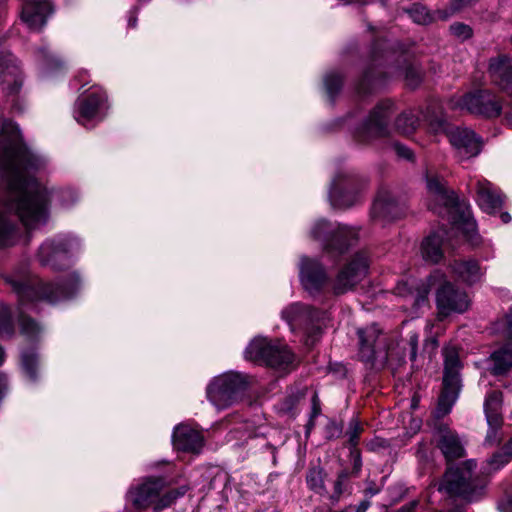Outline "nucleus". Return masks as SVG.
Listing matches in <instances>:
<instances>
[{
    "mask_svg": "<svg viewBox=\"0 0 512 512\" xmlns=\"http://www.w3.org/2000/svg\"><path fill=\"white\" fill-rule=\"evenodd\" d=\"M12 147L18 157L11 169H5L0 188V248L13 245L16 228L4 211L18 216L29 229L44 225L49 216L51 199L59 200L68 208L78 200V193L71 189L49 191L32 174L45 166V160L27 147H22L17 131L11 138Z\"/></svg>",
    "mask_w": 512,
    "mask_h": 512,
    "instance_id": "1",
    "label": "nucleus"
},
{
    "mask_svg": "<svg viewBox=\"0 0 512 512\" xmlns=\"http://www.w3.org/2000/svg\"><path fill=\"white\" fill-rule=\"evenodd\" d=\"M19 300V309L23 310L36 301L44 300L49 303L72 298L82 287V279L78 271L71 270L55 278L54 281L44 282L33 278L23 269L5 277ZM20 332L27 341H38L43 334V327L36 321L23 314L19 315Z\"/></svg>",
    "mask_w": 512,
    "mask_h": 512,
    "instance_id": "2",
    "label": "nucleus"
},
{
    "mask_svg": "<svg viewBox=\"0 0 512 512\" xmlns=\"http://www.w3.org/2000/svg\"><path fill=\"white\" fill-rule=\"evenodd\" d=\"M413 282H400L395 288L396 294L402 297L411 296L413 305H423L432 287L437 286L436 305L439 317H447L452 313H464L470 306V299L465 290L456 287L446 280V276L435 271L426 282H423L415 290H412Z\"/></svg>",
    "mask_w": 512,
    "mask_h": 512,
    "instance_id": "3",
    "label": "nucleus"
},
{
    "mask_svg": "<svg viewBox=\"0 0 512 512\" xmlns=\"http://www.w3.org/2000/svg\"><path fill=\"white\" fill-rule=\"evenodd\" d=\"M426 189L428 208L438 214L446 210L452 221V230L461 232L471 245L477 246L480 243V237L470 208L464 202H459L454 192L446 188L445 181L436 173L426 174Z\"/></svg>",
    "mask_w": 512,
    "mask_h": 512,
    "instance_id": "4",
    "label": "nucleus"
},
{
    "mask_svg": "<svg viewBox=\"0 0 512 512\" xmlns=\"http://www.w3.org/2000/svg\"><path fill=\"white\" fill-rule=\"evenodd\" d=\"M83 248V241L76 234H57L41 243L35 258L43 267L53 271H66L74 264Z\"/></svg>",
    "mask_w": 512,
    "mask_h": 512,
    "instance_id": "5",
    "label": "nucleus"
},
{
    "mask_svg": "<svg viewBox=\"0 0 512 512\" xmlns=\"http://www.w3.org/2000/svg\"><path fill=\"white\" fill-rule=\"evenodd\" d=\"M429 129L435 133H445L451 145L461 158L477 156L482 147L480 138L468 128L453 127L447 123L442 110L436 103L430 104L424 114Z\"/></svg>",
    "mask_w": 512,
    "mask_h": 512,
    "instance_id": "6",
    "label": "nucleus"
},
{
    "mask_svg": "<svg viewBox=\"0 0 512 512\" xmlns=\"http://www.w3.org/2000/svg\"><path fill=\"white\" fill-rule=\"evenodd\" d=\"M476 467L474 460L465 462L461 467H449L439 486L440 491L455 495L468 502L479 500L485 493V483L472 478Z\"/></svg>",
    "mask_w": 512,
    "mask_h": 512,
    "instance_id": "7",
    "label": "nucleus"
},
{
    "mask_svg": "<svg viewBox=\"0 0 512 512\" xmlns=\"http://www.w3.org/2000/svg\"><path fill=\"white\" fill-rule=\"evenodd\" d=\"M244 357L247 360L263 362L281 371L295 366V355L286 344L262 336H257L249 342Z\"/></svg>",
    "mask_w": 512,
    "mask_h": 512,
    "instance_id": "8",
    "label": "nucleus"
},
{
    "mask_svg": "<svg viewBox=\"0 0 512 512\" xmlns=\"http://www.w3.org/2000/svg\"><path fill=\"white\" fill-rule=\"evenodd\" d=\"M248 384L247 375L234 371L225 372L210 380L206 395L217 409H225L239 400Z\"/></svg>",
    "mask_w": 512,
    "mask_h": 512,
    "instance_id": "9",
    "label": "nucleus"
},
{
    "mask_svg": "<svg viewBox=\"0 0 512 512\" xmlns=\"http://www.w3.org/2000/svg\"><path fill=\"white\" fill-rule=\"evenodd\" d=\"M312 239L319 241L328 253H344L354 245L359 237L356 227L337 224L334 225L325 219L317 220L310 229Z\"/></svg>",
    "mask_w": 512,
    "mask_h": 512,
    "instance_id": "10",
    "label": "nucleus"
},
{
    "mask_svg": "<svg viewBox=\"0 0 512 512\" xmlns=\"http://www.w3.org/2000/svg\"><path fill=\"white\" fill-rule=\"evenodd\" d=\"M443 356V389L436 408L437 417H443L451 411L461 389L460 370L462 366L458 351L455 347H445L443 349Z\"/></svg>",
    "mask_w": 512,
    "mask_h": 512,
    "instance_id": "11",
    "label": "nucleus"
},
{
    "mask_svg": "<svg viewBox=\"0 0 512 512\" xmlns=\"http://www.w3.org/2000/svg\"><path fill=\"white\" fill-rule=\"evenodd\" d=\"M280 315L292 332H301L309 338L318 335L326 319L325 311L301 302L288 304L281 310Z\"/></svg>",
    "mask_w": 512,
    "mask_h": 512,
    "instance_id": "12",
    "label": "nucleus"
},
{
    "mask_svg": "<svg viewBox=\"0 0 512 512\" xmlns=\"http://www.w3.org/2000/svg\"><path fill=\"white\" fill-rule=\"evenodd\" d=\"M108 110L106 92L100 86H91L75 102L73 116L80 125L92 128L103 120Z\"/></svg>",
    "mask_w": 512,
    "mask_h": 512,
    "instance_id": "13",
    "label": "nucleus"
},
{
    "mask_svg": "<svg viewBox=\"0 0 512 512\" xmlns=\"http://www.w3.org/2000/svg\"><path fill=\"white\" fill-rule=\"evenodd\" d=\"M394 102L383 100L370 112L369 116L355 129L354 138L359 143L369 144L389 134L388 121L394 112Z\"/></svg>",
    "mask_w": 512,
    "mask_h": 512,
    "instance_id": "14",
    "label": "nucleus"
},
{
    "mask_svg": "<svg viewBox=\"0 0 512 512\" xmlns=\"http://www.w3.org/2000/svg\"><path fill=\"white\" fill-rule=\"evenodd\" d=\"M299 281L312 297L331 294V281L326 267L316 258L301 256L298 263Z\"/></svg>",
    "mask_w": 512,
    "mask_h": 512,
    "instance_id": "15",
    "label": "nucleus"
},
{
    "mask_svg": "<svg viewBox=\"0 0 512 512\" xmlns=\"http://www.w3.org/2000/svg\"><path fill=\"white\" fill-rule=\"evenodd\" d=\"M369 261L364 253L355 254L331 281V294L338 296L352 291L368 274Z\"/></svg>",
    "mask_w": 512,
    "mask_h": 512,
    "instance_id": "16",
    "label": "nucleus"
},
{
    "mask_svg": "<svg viewBox=\"0 0 512 512\" xmlns=\"http://www.w3.org/2000/svg\"><path fill=\"white\" fill-rule=\"evenodd\" d=\"M387 61L388 57L385 56V66L379 63L365 72L358 88L359 92H366V86H382L385 83V75L388 73L395 76L403 75L407 85L412 88H415L421 82L422 75L418 68L411 65H406L405 67L391 66Z\"/></svg>",
    "mask_w": 512,
    "mask_h": 512,
    "instance_id": "17",
    "label": "nucleus"
},
{
    "mask_svg": "<svg viewBox=\"0 0 512 512\" xmlns=\"http://www.w3.org/2000/svg\"><path fill=\"white\" fill-rule=\"evenodd\" d=\"M452 108L467 110L471 114L484 118H496L502 113V104L498 97L487 90L468 93L459 98H452Z\"/></svg>",
    "mask_w": 512,
    "mask_h": 512,
    "instance_id": "18",
    "label": "nucleus"
},
{
    "mask_svg": "<svg viewBox=\"0 0 512 512\" xmlns=\"http://www.w3.org/2000/svg\"><path fill=\"white\" fill-rule=\"evenodd\" d=\"M360 197L361 190L356 187L352 174L347 171L335 174L329 189V201L334 208H349L356 204Z\"/></svg>",
    "mask_w": 512,
    "mask_h": 512,
    "instance_id": "19",
    "label": "nucleus"
},
{
    "mask_svg": "<svg viewBox=\"0 0 512 512\" xmlns=\"http://www.w3.org/2000/svg\"><path fill=\"white\" fill-rule=\"evenodd\" d=\"M164 482L160 478H146L141 482L132 485L126 494V499L139 510L152 507L154 509L155 502L159 493L163 490Z\"/></svg>",
    "mask_w": 512,
    "mask_h": 512,
    "instance_id": "20",
    "label": "nucleus"
},
{
    "mask_svg": "<svg viewBox=\"0 0 512 512\" xmlns=\"http://www.w3.org/2000/svg\"><path fill=\"white\" fill-rule=\"evenodd\" d=\"M452 277L467 286H473L482 282L486 274V268L475 258L454 259L449 264Z\"/></svg>",
    "mask_w": 512,
    "mask_h": 512,
    "instance_id": "21",
    "label": "nucleus"
},
{
    "mask_svg": "<svg viewBox=\"0 0 512 512\" xmlns=\"http://www.w3.org/2000/svg\"><path fill=\"white\" fill-rule=\"evenodd\" d=\"M433 441L448 462L465 454L464 444L459 435L444 424L436 427Z\"/></svg>",
    "mask_w": 512,
    "mask_h": 512,
    "instance_id": "22",
    "label": "nucleus"
},
{
    "mask_svg": "<svg viewBox=\"0 0 512 512\" xmlns=\"http://www.w3.org/2000/svg\"><path fill=\"white\" fill-rule=\"evenodd\" d=\"M17 131L19 135V142L22 147H26L21 139L18 127L9 120H4L0 115V170L1 176L5 169H11L17 161L16 149L12 147L11 138L13 132Z\"/></svg>",
    "mask_w": 512,
    "mask_h": 512,
    "instance_id": "23",
    "label": "nucleus"
},
{
    "mask_svg": "<svg viewBox=\"0 0 512 512\" xmlns=\"http://www.w3.org/2000/svg\"><path fill=\"white\" fill-rule=\"evenodd\" d=\"M53 13L52 4L48 0H25L22 4L21 19L34 31L41 30Z\"/></svg>",
    "mask_w": 512,
    "mask_h": 512,
    "instance_id": "24",
    "label": "nucleus"
},
{
    "mask_svg": "<svg viewBox=\"0 0 512 512\" xmlns=\"http://www.w3.org/2000/svg\"><path fill=\"white\" fill-rule=\"evenodd\" d=\"M357 334L359 337V356L363 361L370 362L377 353L385 350L382 332L376 324L358 329Z\"/></svg>",
    "mask_w": 512,
    "mask_h": 512,
    "instance_id": "25",
    "label": "nucleus"
},
{
    "mask_svg": "<svg viewBox=\"0 0 512 512\" xmlns=\"http://www.w3.org/2000/svg\"><path fill=\"white\" fill-rule=\"evenodd\" d=\"M0 84L9 93H17L22 86L21 71L16 59L0 45Z\"/></svg>",
    "mask_w": 512,
    "mask_h": 512,
    "instance_id": "26",
    "label": "nucleus"
},
{
    "mask_svg": "<svg viewBox=\"0 0 512 512\" xmlns=\"http://www.w3.org/2000/svg\"><path fill=\"white\" fill-rule=\"evenodd\" d=\"M172 443L176 450L199 454L204 447V437L190 425L179 424L173 430Z\"/></svg>",
    "mask_w": 512,
    "mask_h": 512,
    "instance_id": "27",
    "label": "nucleus"
},
{
    "mask_svg": "<svg viewBox=\"0 0 512 512\" xmlns=\"http://www.w3.org/2000/svg\"><path fill=\"white\" fill-rule=\"evenodd\" d=\"M476 201L486 213H494L501 208L503 198L499 190L486 179L476 181Z\"/></svg>",
    "mask_w": 512,
    "mask_h": 512,
    "instance_id": "28",
    "label": "nucleus"
},
{
    "mask_svg": "<svg viewBox=\"0 0 512 512\" xmlns=\"http://www.w3.org/2000/svg\"><path fill=\"white\" fill-rule=\"evenodd\" d=\"M489 74L495 85L512 96V65L507 56L492 58L489 63Z\"/></svg>",
    "mask_w": 512,
    "mask_h": 512,
    "instance_id": "29",
    "label": "nucleus"
},
{
    "mask_svg": "<svg viewBox=\"0 0 512 512\" xmlns=\"http://www.w3.org/2000/svg\"><path fill=\"white\" fill-rule=\"evenodd\" d=\"M399 216V207L390 192L386 190L379 191L372 205V219L385 224Z\"/></svg>",
    "mask_w": 512,
    "mask_h": 512,
    "instance_id": "30",
    "label": "nucleus"
},
{
    "mask_svg": "<svg viewBox=\"0 0 512 512\" xmlns=\"http://www.w3.org/2000/svg\"><path fill=\"white\" fill-rule=\"evenodd\" d=\"M444 231L439 230L427 236L421 244V254L425 261L436 264L443 259Z\"/></svg>",
    "mask_w": 512,
    "mask_h": 512,
    "instance_id": "31",
    "label": "nucleus"
},
{
    "mask_svg": "<svg viewBox=\"0 0 512 512\" xmlns=\"http://www.w3.org/2000/svg\"><path fill=\"white\" fill-rule=\"evenodd\" d=\"M502 393L500 391L489 392L484 400V413L488 426L492 428H500L502 419Z\"/></svg>",
    "mask_w": 512,
    "mask_h": 512,
    "instance_id": "32",
    "label": "nucleus"
},
{
    "mask_svg": "<svg viewBox=\"0 0 512 512\" xmlns=\"http://www.w3.org/2000/svg\"><path fill=\"white\" fill-rule=\"evenodd\" d=\"M37 61L44 76H49L54 71L61 69L62 61L48 47H41L37 50Z\"/></svg>",
    "mask_w": 512,
    "mask_h": 512,
    "instance_id": "33",
    "label": "nucleus"
},
{
    "mask_svg": "<svg viewBox=\"0 0 512 512\" xmlns=\"http://www.w3.org/2000/svg\"><path fill=\"white\" fill-rule=\"evenodd\" d=\"M491 360L493 362L491 367L493 375L506 373L512 367V347L503 346L491 355Z\"/></svg>",
    "mask_w": 512,
    "mask_h": 512,
    "instance_id": "34",
    "label": "nucleus"
},
{
    "mask_svg": "<svg viewBox=\"0 0 512 512\" xmlns=\"http://www.w3.org/2000/svg\"><path fill=\"white\" fill-rule=\"evenodd\" d=\"M408 14L410 18L418 24L427 25L437 19H446L449 14L446 12L437 11L435 13H430L426 7L421 5H413L411 9H409Z\"/></svg>",
    "mask_w": 512,
    "mask_h": 512,
    "instance_id": "35",
    "label": "nucleus"
},
{
    "mask_svg": "<svg viewBox=\"0 0 512 512\" xmlns=\"http://www.w3.org/2000/svg\"><path fill=\"white\" fill-rule=\"evenodd\" d=\"M512 459V438L510 441L498 452H496L490 459L487 460L486 470L488 472H495Z\"/></svg>",
    "mask_w": 512,
    "mask_h": 512,
    "instance_id": "36",
    "label": "nucleus"
},
{
    "mask_svg": "<svg viewBox=\"0 0 512 512\" xmlns=\"http://www.w3.org/2000/svg\"><path fill=\"white\" fill-rule=\"evenodd\" d=\"M187 491L185 486L171 489L163 492V490L159 493L157 500L154 505V512H160L163 509L170 507L175 501L182 497Z\"/></svg>",
    "mask_w": 512,
    "mask_h": 512,
    "instance_id": "37",
    "label": "nucleus"
},
{
    "mask_svg": "<svg viewBox=\"0 0 512 512\" xmlns=\"http://www.w3.org/2000/svg\"><path fill=\"white\" fill-rule=\"evenodd\" d=\"M21 366L26 377L34 382L37 380L38 356L34 350L21 353Z\"/></svg>",
    "mask_w": 512,
    "mask_h": 512,
    "instance_id": "38",
    "label": "nucleus"
},
{
    "mask_svg": "<svg viewBox=\"0 0 512 512\" xmlns=\"http://www.w3.org/2000/svg\"><path fill=\"white\" fill-rule=\"evenodd\" d=\"M418 125L419 120L412 112L401 113L395 121V129L404 135L413 133Z\"/></svg>",
    "mask_w": 512,
    "mask_h": 512,
    "instance_id": "39",
    "label": "nucleus"
},
{
    "mask_svg": "<svg viewBox=\"0 0 512 512\" xmlns=\"http://www.w3.org/2000/svg\"><path fill=\"white\" fill-rule=\"evenodd\" d=\"M306 482L308 487L317 494H323L326 491L324 471L321 467L310 468L306 476Z\"/></svg>",
    "mask_w": 512,
    "mask_h": 512,
    "instance_id": "40",
    "label": "nucleus"
},
{
    "mask_svg": "<svg viewBox=\"0 0 512 512\" xmlns=\"http://www.w3.org/2000/svg\"><path fill=\"white\" fill-rule=\"evenodd\" d=\"M342 77L338 72H328L324 77V86L327 97L331 102L335 100L336 95L342 88Z\"/></svg>",
    "mask_w": 512,
    "mask_h": 512,
    "instance_id": "41",
    "label": "nucleus"
},
{
    "mask_svg": "<svg viewBox=\"0 0 512 512\" xmlns=\"http://www.w3.org/2000/svg\"><path fill=\"white\" fill-rule=\"evenodd\" d=\"M15 327L12 319L11 309L8 306L0 307V336L10 338L14 335Z\"/></svg>",
    "mask_w": 512,
    "mask_h": 512,
    "instance_id": "42",
    "label": "nucleus"
},
{
    "mask_svg": "<svg viewBox=\"0 0 512 512\" xmlns=\"http://www.w3.org/2000/svg\"><path fill=\"white\" fill-rule=\"evenodd\" d=\"M361 431L362 428L360 426L358 419H351L349 423V428L347 430V435L349 437V442L352 446H356L358 444V439Z\"/></svg>",
    "mask_w": 512,
    "mask_h": 512,
    "instance_id": "43",
    "label": "nucleus"
},
{
    "mask_svg": "<svg viewBox=\"0 0 512 512\" xmlns=\"http://www.w3.org/2000/svg\"><path fill=\"white\" fill-rule=\"evenodd\" d=\"M450 31L455 37L461 40L468 39L472 35L471 28L468 25L462 23H455L451 25Z\"/></svg>",
    "mask_w": 512,
    "mask_h": 512,
    "instance_id": "44",
    "label": "nucleus"
},
{
    "mask_svg": "<svg viewBox=\"0 0 512 512\" xmlns=\"http://www.w3.org/2000/svg\"><path fill=\"white\" fill-rule=\"evenodd\" d=\"M346 480V476L344 474H341L338 476L335 485H334V493L331 496L332 502H337L340 498V495L343 492V485Z\"/></svg>",
    "mask_w": 512,
    "mask_h": 512,
    "instance_id": "45",
    "label": "nucleus"
},
{
    "mask_svg": "<svg viewBox=\"0 0 512 512\" xmlns=\"http://www.w3.org/2000/svg\"><path fill=\"white\" fill-rule=\"evenodd\" d=\"M502 326L506 337L512 340V309L502 319Z\"/></svg>",
    "mask_w": 512,
    "mask_h": 512,
    "instance_id": "46",
    "label": "nucleus"
},
{
    "mask_svg": "<svg viewBox=\"0 0 512 512\" xmlns=\"http://www.w3.org/2000/svg\"><path fill=\"white\" fill-rule=\"evenodd\" d=\"M393 147L399 157L406 160L412 159L413 153L408 147L399 143H395Z\"/></svg>",
    "mask_w": 512,
    "mask_h": 512,
    "instance_id": "47",
    "label": "nucleus"
},
{
    "mask_svg": "<svg viewBox=\"0 0 512 512\" xmlns=\"http://www.w3.org/2000/svg\"><path fill=\"white\" fill-rule=\"evenodd\" d=\"M418 339H419V336L417 333H412L410 336H409V345H410V358L411 360H415L416 359V355H417V347H418Z\"/></svg>",
    "mask_w": 512,
    "mask_h": 512,
    "instance_id": "48",
    "label": "nucleus"
},
{
    "mask_svg": "<svg viewBox=\"0 0 512 512\" xmlns=\"http://www.w3.org/2000/svg\"><path fill=\"white\" fill-rule=\"evenodd\" d=\"M320 402L317 394H314L312 397V413L311 418L317 417L320 414Z\"/></svg>",
    "mask_w": 512,
    "mask_h": 512,
    "instance_id": "49",
    "label": "nucleus"
},
{
    "mask_svg": "<svg viewBox=\"0 0 512 512\" xmlns=\"http://www.w3.org/2000/svg\"><path fill=\"white\" fill-rule=\"evenodd\" d=\"M498 429L499 428H492L489 426V430H488V433L486 436L487 443L493 444L498 441V436H497Z\"/></svg>",
    "mask_w": 512,
    "mask_h": 512,
    "instance_id": "50",
    "label": "nucleus"
},
{
    "mask_svg": "<svg viewBox=\"0 0 512 512\" xmlns=\"http://www.w3.org/2000/svg\"><path fill=\"white\" fill-rule=\"evenodd\" d=\"M137 13H138V9L137 8H133L129 12L128 26L131 27V28H135L136 25H137Z\"/></svg>",
    "mask_w": 512,
    "mask_h": 512,
    "instance_id": "51",
    "label": "nucleus"
},
{
    "mask_svg": "<svg viewBox=\"0 0 512 512\" xmlns=\"http://www.w3.org/2000/svg\"><path fill=\"white\" fill-rule=\"evenodd\" d=\"M7 390V380L4 374L0 373V400L4 397Z\"/></svg>",
    "mask_w": 512,
    "mask_h": 512,
    "instance_id": "52",
    "label": "nucleus"
},
{
    "mask_svg": "<svg viewBox=\"0 0 512 512\" xmlns=\"http://www.w3.org/2000/svg\"><path fill=\"white\" fill-rule=\"evenodd\" d=\"M418 502L417 501H411L408 504L402 506L397 512H413L415 508L417 507Z\"/></svg>",
    "mask_w": 512,
    "mask_h": 512,
    "instance_id": "53",
    "label": "nucleus"
},
{
    "mask_svg": "<svg viewBox=\"0 0 512 512\" xmlns=\"http://www.w3.org/2000/svg\"><path fill=\"white\" fill-rule=\"evenodd\" d=\"M499 510L501 512H512V500L502 501L499 504Z\"/></svg>",
    "mask_w": 512,
    "mask_h": 512,
    "instance_id": "54",
    "label": "nucleus"
},
{
    "mask_svg": "<svg viewBox=\"0 0 512 512\" xmlns=\"http://www.w3.org/2000/svg\"><path fill=\"white\" fill-rule=\"evenodd\" d=\"M368 507H369V502L364 501L358 505V507L356 508V512H366Z\"/></svg>",
    "mask_w": 512,
    "mask_h": 512,
    "instance_id": "55",
    "label": "nucleus"
},
{
    "mask_svg": "<svg viewBox=\"0 0 512 512\" xmlns=\"http://www.w3.org/2000/svg\"><path fill=\"white\" fill-rule=\"evenodd\" d=\"M469 2L470 0H456V3L453 5V9L457 10L464 5H467Z\"/></svg>",
    "mask_w": 512,
    "mask_h": 512,
    "instance_id": "56",
    "label": "nucleus"
},
{
    "mask_svg": "<svg viewBox=\"0 0 512 512\" xmlns=\"http://www.w3.org/2000/svg\"><path fill=\"white\" fill-rule=\"evenodd\" d=\"M505 120H506L507 124L512 127V107H511V110L506 113Z\"/></svg>",
    "mask_w": 512,
    "mask_h": 512,
    "instance_id": "57",
    "label": "nucleus"
},
{
    "mask_svg": "<svg viewBox=\"0 0 512 512\" xmlns=\"http://www.w3.org/2000/svg\"><path fill=\"white\" fill-rule=\"evenodd\" d=\"M501 219L504 223H508L511 220V216L508 213H502Z\"/></svg>",
    "mask_w": 512,
    "mask_h": 512,
    "instance_id": "58",
    "label": "nucleus"
},
{
    "mask_svg": "<svg viewBox=\"0 0 512 512\" xmlns=\"http://www.w3.org/2000/svg\"><path fill=\"white\" fill-rule=\"evenodd\" d=\"M5 359V353L3 349L0 347V365L4 362Z\"/></svg>",
    "mask_w": 512,
    "mask_h": 512,
    "instance_id": "59",
    "label": "nucleus"
},
{
    "mask_svg": "<svg viewBox=\"0 0 512 512\" xmlns=\"http://www.w3.org/2000/svg\"><path fill=\"white\" fill-rule=\"evenodd\" d=\"M369 493H370V495H375V494H377V493H378V490L370 489V490H369Z\"/></svg>",
    "mask_w": 512,
    "mask_h": 512,
    "instance_id": "60",
    "label": "nucleus"
},
{
    "mask_svg": "<svg viewBox=\"0 0 512 512\" xmlns=\"http://www.w3.org/2000/svg\"><path fill=\"white\" fill-rule=\"evenodd\" d=\"M344 1H345V3H349L351 0H344Z\"/></svg>",
    "mask_w": 512,
    "mask_h": 512,
    "instance_id": "61",
    "label": "nucleus"
}]
</instances>
